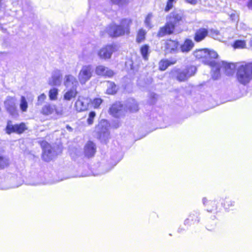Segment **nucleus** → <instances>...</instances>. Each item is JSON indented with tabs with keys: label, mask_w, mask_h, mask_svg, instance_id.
Returning <instances> with one entry per match:
<instances>
[{
	"label": "nucleus",
	"mask_w": 252,
	"mask_h": 252,
	"mask_svg": "<svg viewBox=\"0 0 252 252\" xmlns=\"http://www.w3.org/2000/svg\"><path fill=\"white\" fill-rule=\"evenodd\" d=\"M131 23L132 21L130 19H123L119 26L114 24L110 25L107 28V32L108 34L112 37H118L125 34H128Z\"/></svg>",
	"instance_id": "nucleus-1"
},
{
	"label": "nucleus",
	"mask_w": 252,
	"mask_h": 252,
	"mask_svg": "<svg viewBox=\"0 0 252 252\" xmlns=\"http://www.w3.org/2000/svg\"><path fill=\"white\" fill-rule=\"evenodd\" d=\"M182 19V16L177 12L170 14L167 18L165 25L161 28L158 32V35L162 37L166 34H171L175 29V25Z\"/></svg>",
	"instance_id": "nucleus-2"
},
{
	"label": "nucleus",
	"mask_w": 252,
	"mask_h": 252,
	"mask_svg": "<svg viewBox=\"0 0 252 252\" xmlns=\"http://www.w3.org/2000/svg\"><path fill=\"white\" fill-rule=\"evenodd\" d=\"M196 70L195 66L189 65L184 69L174 68L171 70L170 74L172 77L176 79L178 81L185 82L194 75Z\"/></svg>",
	"instance_id": "nucleus-3"
},
{
	"label": "nucleus",
	"mask_w": 252,
	"mask_h": 252,
	"mask_svg": "<svg viewBox=\"0 0 252 252\" xmlns=\"http://www.w3.org/2000/svg\"><path fill=\"white\" fill-rule=\"evenodd\" d=\"M237 78L242 85L249 83L252 80V63L241 65L237 70Z\"/></svg>",
	"instance_id": "nucleus-4"
},
{
	"label": "nucleus",
	"mask_w": 252,
	"mask_h": 252,
	"mask_svg": "<svg viewBox=\"0 0 252 252\" xmlns=\"http://www.w3.org/2000/svg\"><path fill=\"white\" fill-rule=\"evenodd\" d=\"M109 127L108 122L104 119L100 120L95 127L98 138L101 142L106 143L109 137Z\"/></svg>",
	"instance_id": "nucleus-5"
},
{
	"label": "nucleus",
	"mask_w": 252,
	"mask_h": 252,
	"mask_svg": "<svg viewBox=\"0 0 252 252\" xmlns=\"http://www.w3.org/2000/svg\"><path fill=\"white\" fill-rule=\"evenodd\" d=\"M94 73V68L92 65H83L78 75V78L81 84L84 85L92 77Z\"/></svg>",
	"instance_id": "nucleus-6"
},
{
	"label": "nucleus",
	"mask_w": 252,
	"mask_h": 252,
	"mask_svg": "<svg viewBox=\"0 0 252 252\" xmlns=\"http://www.w3.org/2000/svg\"><path fill=\"white\" fill-rule=\"evenodd\" d=\"M16 99L15 97L8 96L4 101V106L6 111L13 118H17L19 114L16 105Z\"/></svg>",
	"instance_id": "nucleus-7"
},
{
	"label": "nucleus",
	"mask_w": 252,
	"mask_h": 252,
	"mask_svg": "<svg viewBox=\"0 0 252 252\" xmlns=\"http://www.w3.org/2000/svg\"><path fill=\"white\" fill-rule=\"evenodd\" d=\"M42 148V158L45 161H49L56 156L55 152L51 145L46 141H42L41 143Z\"/></svg>",
	"instance_id": "nucleus-8"
},
{
	"label": "nucleus",
	"mask_w": 252,
	"mask_h": 252,
	"mask_svg": "<svg viewBox=\"0 0 252 252\" xmlns=\"http://www.w3.org/2000/svg\"><path fill=\"white\" fill-rule=\"evenodd\" d=\"M206 53L207 54H206V56L205 57V59L203 60V62L211 66H215L216 63H218L215 60L218 57V53L214 50L209 49L207 50Z\"/></svg>",
	"instance_id": "nucleus-9"
},
{
	"label": "nucleus",
	"mask_w": 252,
	"mask_h": 252,
	"mask_svg": "<svg viewBox=\"0 0 252 252\" xmlns=\"http://www.w3.org/2000/svg\"><path fill=\"white\" fill-rule=\"evenodd\" d=\"M6 132L10 134L12 132H16L17 133H22L26 129L25 124L22 123L19 125H12L11 122L7 123L6 126Z\"/></svg>",
	"instance_id": "nucleus-10"
},
{
	"label": "nucleus",
	"mask_w": 252,
	"mask_h": 252,
	"mask_svg": "<svg viewBox=\"0 0 252 252\" xmlns=\"http://www.w3.org/2000/svg\"><path fill=\"white\" fill-rule=\"evenodd\" d=\"M63 84L67 89H77L78 85V82L77 79L73 75L71 74L65 75Z\"/></svg>",
	"instance_id": "nucleus-11"
},
{
	"label": "nucleus",
	"mask_w": 252,
	"mask_h": 252,
	"mask_svg": "<svg viewBox=\"0 0 252 252\" xmlns=\"http://www.w3.org/2000/svg\"><path fill=\"white\" fill-rule=\"evenodd\" d=\"M200 212L198 210H194L191 212L188 218L184 221L185 225H191L195 223H197L200 220Z\"/></svg>",
	"instance_id": "nucleus-12"
},
{
	"label": "nucleus",
	"mask_w": 252,
	"mask_h": 252,
	"mask_svg": "<svg viewBox=\"0 0 252 252\" xmlns=\"http://www.w3.org/2000/svg\"><path fill=\"white\" fill-rule=\"evenodd\" d=\"M56 112L58 115L62 114L61 112L58 111L56 109V106L50 103H46L42 107L40 112L44 115H50Z\"/></svg>",
	"instance_id": "nucleus-13"
},
{
	"label": "nucleus",
	"mask_w": 252,
	"mask_h": 252,
	"mask_svg": "<svg viewBox=\"0 0 252 252\" xmlns=\"http://www.w3.org/2000/svg\"><path fill=\"white\" fill-rule=\"evenodd\" d=\"M114 51V48L113 46L108 45L102 48L98 52V55L101 59H109Z\"/></svg>",
	"instance_id": "nucleus-14"
},
{
	"label": "nucleus",
	"mask_w": 252,
	"mask_h": 252,
	"mask_svg": "<svg viewBox=\"0 0 252 252\" xmlns=\"http://www.w3.org/2000/svg\"><path fill=\"white\" fill-rule=\"evenodd\" d=\"M109 112L114 117H120L124 114L123 106L120 102H117L110 108Z\"/></svg>",
	"instance_id": "nucleus-15"
},
{
	"label": "nucleus",
	"mask_w": 252,
	"mask_h": 252,
	"mask_svg": "<svg viewBox=\"0 0 252 252\" xmlns=\"http://www.w3.org/2000/svg\"><path fill=\"white\" fill-rule=\"evenodd\" d=\"M62 73L61 70H55L53 72L49 84L51 86H59L61 84Z\"/></svg>",
	"instance_id": "nucleus-16"
},
{
	"label": "nucleus",
	"mask_w": 252,
	"mask_h": 252,
	"mask_svg": "<svg viewBox=\"0 0 252 252\" xmlns=\"http://www.w3.org/2000/svg\"><path fill=\"white\" fill-rule=\"evenodd\" d=\"M85 156L88 158L93 157L96 152V147L94 143L92 141L88 142L84 147Z\"/></svg>",
	"instance_id": "nucleus-17"
},
{
	"label": "nucleus",
	"mask_w": 252,
	"mask_h": 252,
	"mask_svg": "<svg viewBox=\"0 0 252 252\" xmlns=\"http://www.w3.org/2000/svg\"><path fill=\"white\" fill-rule=\"evenodd\" d=\"M95 73L98 75L109 77H111L114 75V72L112 70L103 65L97 66L95 68Z\"/></svg>",
	"instance_id": "nucleus-18"
},
{
	"label": "nucleus",
	"mask_w": 252,
	"mask_h": 252,
	"mask_svg": "<svg viewBox=\"0 0 252 252\" xmlns=\"http://www.w3.org/2000/svg\"><path fill=\"white\" fill-rule=\"evenodd\" d=\"M202 202L208 212H212L217 209V205L215 200H208L206 197H203Z\"/></svg>",
	"instance_id": "nucleus-19"
},
{
	"label": "nucleus",
	"mask_w": 252,
	"mask_h": 252,
	"mask_svg": "<svg viewBox=\"0 0 252 252\" xmlns=\"http://www.w3.org/2000/svg\"><path fill=\"white\" fill-rule=\"evenodd\" d=\"M208 32L206 29L201 28L196 31L194 34V40L200 42L203 40L208 35Z\"/></svg>",
	"instance_id": "nucleus-20"
},
{
	"label": "nucleus",
	"mask_w": 252,
	"mask_h": 252,
	"mask_svg": "<svg viewBox=\"0 0 252 252\" xmlns=\"http://www.w3.org/2000/svg\"><path fill=\"white\" fill-rule=\"evenodd\" d=\"M218 63H220V68L224 69L227 75H231L233 72L234 65L226 62L221 61Z\"/></svg>",
	"instance_id": "nucleus-21"
},
{
	"label": "nucleus",
	"mask_w": 252,
	"mask_h": 252,
	"mask_svg": "<svg viewBox=\"0 0 252 252\" xmlns=\"http://www.w3.org/2000/svg\"><path fill=\"white\" fill-rule=\"evenodd\" d=\"M75 107L78 112L85 111L88 108V102L79 97L75 102Z\"/></svg>",
	"instance_id": "nucleus-22"
},
{
	"label": "nucleus",
	"mask_w": 252,
	"mask_h": 252,
	"mask_svg": "<svg viewBox=\"0 0 252 252\" xmlns=\"http://www.w3.org/2000/svg\"><path fill=\"white\" fill-rule=\"evenodd\" d=\"M194 46V43L193 41L189 39H187L184 43L181 45V51L183 52H188L190 51Z\"/></svg>",
	"instance_id": "nucleus-23"
},
{
	"label": "nucleus",
	"mask_w": 252,
	"mask_h": 252,
	"mask_svg": "<svg viewBox=\"0 0 252 252\" xmlns=\"http://www.w3.org/2000/svg\"><path fill=\"white\" fill-rule=\"evenodd\" d=\"M221 204L225 210L227 211L233 210L235 205V201L231 199H227V197H225L224 199H223Z\"/></svg>",
	"instance_id": "nucleus-24"
},
{
	"label": "nucleus",
	"mask_w": 252,
	"mask_h": 252,
	"mask_svg": "<svg viewBox=\"0 0 252 252\" xmlns=\"http://www.w3.org/2000/svg\"><path fill=\"white\" fill-rule=\"evenodd\" d=\"M179 44L176 41L169 40L166 42V49L171 53L176 52L178 50Z\"/></svg>",
	"instance_id": "nucleus-25"
},
{
	"label": "nucleus",
	"mask_w": 252,
	"mask_h": 252,
	"mask_svg": "<svg viewBox=\"0 0 252 252\" xmlns=\"http://www.w3.org/2000/svg\"><path fill=\"white\" fill-rule=\"evenodd\" d=\"M77 94V89H68L63 95V99L69 101L71 99L75 98Z\"/></svg>",
	"instance_id": "nucleus-26"
},
{
	"label": "nucleus",
	"mask_w": 252,
	"mask_h": 252,
	"mask_svg": "<svg viewBox=\"0 0 252 252\" xmlns=\"http://www.w3.org/2000/svg\"><path fill=\"white\" fill-rule=\"evenodd\" d=\"M176 63L175 60L170 61L168 60H161L159 63V68L161 70H165L169 65L174 64Z\"/></svg>",
	"instance_id": "nucleus-27"
},
{
	"label": "nucleus",
	"mask_w": 252,
	"mask_h": 252,
	"mask_svg": "<svg viewBox=\"0 0 252 252\" xmlns=\"http://www.w3.org/2000/svg\"><path fill=\"white\" fill-rule=\"evenodd\" d=\"M220 63H217L215 66H212V76L215 80L217 79L220 76Z\"/></svg>",
	"instance_id": "nucleus-28"
},
{
	"label": "nucleus",
	"mask_w": 252,
	"mask_h": 252,
	"mask_svg": "<svg viewBox=\"0 0 252 252\" xmlns=\"http://www.w3.org/2000/svg\"><path fill=\"white\" fill-rule=\"evenodd\" d=\"M127 107L130 111L135 112L138 110V106L136 101L133 99L128 100Z\"/></svg>",
	"instance_id": "nucleus-29"
},
{
	"label": "nucleus",
	"mask_w": 252,
	"mask_h": 252,
	"mask_svg": "<svg viewBox=\"0 0 252 252\" xmlns=\"http://www.w3.org/2000/svg\"><path fill=\"white\" fill-rule=\"evenodd\" d=\"M107 89L106 90V93L109 94H115L117 91L116 86L114 82L108 81L106 83Z\"/></svg>",
	"instance_id": "nucleus-30"
},
{
	"label": "nucleus",
	"mask_w": 252,
	"mask_h": 252,
	"mask_svg": "<svg viewBox=\"0 0 252 252\" xmlns=\"http://www.w3.org/2000/svg\"><path fill=\"white\" fill-rule=\"evenodd\" d=\"M20 109L23 112L27 111L28 108V103L26 97L24 96H22L20 100Z\"/></svg>",
	"instance_id": "nucleus-31"
},
{
	"label": "nucleus",
	"mask_w": 252,
	"mask_h": 252,
	"mask_svg": "<svg viewBox=\"0 0 252 252\" xmlns=\"http://www.w3.org/2000/svg\"><path fill=\"white\" fill-rule=\"evenodd\" d=\"M207 49H199L196 50L193 53L194 56L197 59H202L203 60L205 59V57L206 56Z\"/></svg>",
	"instance_id": "nucleus-32"
},
{
	"label": "nucleus",
	"mask_w": 252,
	"mask_h": 252,
	"mask_svg": "<svg viewBox=\"0 0 252 252\" xmlns=\"http://www.w3.org/2000/svg\"><path fill=\"white\" fill-rule=\"evenodd\" d=\"M140 52L143 58L146 61L148 60L149 54V46L147 45L142 46L140 48Z\"/></svg>",
	"instance_id": "nucleus-33"
},
{
	"label": "nucleus",
	"mask_w": 252,
	"mask_h": 252,
	"mask_svg": "<svg viewBox=\"0 0 252 252\" xmlns=\"http://www.w3.org/2000/svg\"><path fill=\"white\" fill-rule=\"evenodd\" d=\"M59 90L58 89L53 88L50 90L49 92V97L51 100H56L57 99Z\"/></svg>",
	"instance_id": "nucleus-34"
},
{
	"label": "nucleus",
	"mask_w": 252,
	"mask_h": 252,
	"mask_svg": "<svg viewBox=\"0 0 252 252\" xmlns=\"http://www.w3.org/2000/svg\"><path fill=\"white\" fill-rule=\"evenodd\" d=\"M146 32L143 29H140L139 30L137 33L136 41L138 43H140L143 41L145 38Z\"/></svg>",
	"instance_id": "nucleus-35"
},
{
	"label": "nucleus",
	"mask_w": 252,
	"mask_h": 252,
	"mask_svg": "<svg viewBox=\"0 0 252 252\" xmlns=\"http://www.w3.org/2000/svg\"><path fill=\"white\" fill-rule=\"evenodd\" d=\"M95 116L96 114L95 112L91 111L90 112L87 119V123L89 125H92L93 124Z\"/></svg>",
	"instance_id": "nucleus-36"
},
{
	"label": "nucleus",
	"mask_w": 252,
	"mask_h": 252,
	"mask_svg": "<svg viewBox=\"0 0 252 252\" xmlns=\"http://www.w3.org/2000/svg\"><path fill=\"white\" fill-rule=\"evenodd\" d=\"M246 46V42L244 40H237L235 41L234 43V47L235 48H243Z\"/></svg>",
	"instance_id": "nucleus-37"
},
{
	"label": "nucleus",
	"mask_w": 252,
	"mask_h": 252,
	"mask_svg": "<svg viewBox=\"0 0 252 252\" xmlns=\"http://www.w3.org/2000/svg\"><path fill=\"white\" fill-rule=\"evenodd\" d=\"M35 178H36L35 179V181H33V182L31 183V185L36 186L44 184V181H43L42 179L39 178L38 175H36Z\"/></svg>",
	"instance_id": "nucleus-38"
},
{
	"label": "nucleus",
	"mask_w": 252,
	"mask_h": 252,
	"mask_svg": "<svg viewBox=\"0 0 252 252\" xmlns=\"http://www.w3.org/2000/svg\"><path fill=\"white\" fill-rule=\"evenodd\" d=\"M102 102V100L101 98H95L93 100L92 102V104L94 108H97L101 104Z\"/></svg>",
	"instance_id": "nucleus-39"
},
{
	"label": "nucleus",
	"mask_w": 252,
	"mask_h": 252,
	"mask_svg": "<svg viewBox=\"0 0 252 252\" xmlns=\"http://www.w3.org/2000/svg\"><path fill=\"white\" fill-rule=\"evenodd\" d=\"M8 164L7 158L0 156V169L3 168Z\"/></svg>",
	"instance_id": "nucleus-40"
},
{
	"label": "nucleus",
	"mask_w": 252,
	"mask_h": 252,
	"mask_svg": "<svg viewBox=\"0 0 252 252\" xmlns=\"http://www.w3.org/2000/svg\"><path fill=\"white\" fill-rule=\"evenodd\" d=\"M46 98V95L44 94H41L38 96L37 102L36 105H40L44 101Z\"/></svg>",
	"instance_id": "nucleus-41"
},
{
	"label": "nucleus",
	"mask_w": 252,
	"mask_h": 252,
	"mask_svg": "<svg viewBox=\"0 0 252 252\" xmlns=\"http://www.w3.org/2000/svg\"><path fill=\"white\" fill-rule=\"evenodd\" d=\"M152 17V15L151 14H149L145 20V24L146 26L147 27H149L150 28H151V20Z\"/></svg>",
	"instance_id": "nucleus-42"
},
{
	"label": "nucleus",
	"mask_w": 252,
	"mask_h": 252,
	"mask_svg": "<svg viewBox=\"0 0 252 252\" xmlns=\"http://www.w3.org/2000/svg\"><path fill=\"white\" fill-rule=\"evenodd\" d=\"M176 0H168L166 6L165 8L166 11H168L173 7V3L176 1Z\"/></svg>",
	"instance_id": "nucleus-43"
},
{
	"label": "nucleus",
	"mask_w": 252,
	"mask_h": 252,
	"mask_svg": "<svg viewBox=\"0 0 252 252\" xmlns=\"http://www.w3.org/2000/svg\"><path fill=\"white\" fill-rule=\"evenodd\" d=\"M111 1L117 4L122 5L128 2V0H111Z\"/></svg>",
	"instance_id": "nucleus-44"
},
{
	"label": "nucleus",
	"mask_w": 252,
	"mask_h": 252,
	"mask_svg": "<svg viewBox=\"0 0 252 252\" xmlns=\"http://www.w3.org/2000/svg\"><path fill=\"white\" fill-rule=\"evenodd\" d=\"M211 34L214 38H216V39L219 38V36L220 35L219 31L216 30H212L211 31Z\"/></svg>",
	"instance_id": "nucleus-45"
},
{
	"label": "nucleus",
	"mask_w": 252,
	"mask_h": 252,
	"mask_svg": "<svg viewBox=\"0 0 252 252\" xmlns=\"http://www.w3.org/2000/svg\"><path fill=\"white\" fill-rule=\"evenodd\" d=\"M187 2L191 4H196L197 2V0H185Z\"/></svg>",
	"instance_id": "nucleus-46"
},
{
	"label": "nucleus",
	"mask_w": 252,
	"mask_h": 252,
	"mask_svg": "<svg viewBox=\"0 0 252 252\" xmlns=\"http://www.w3.org/2000/svg\"><path fill=\"white\" fill-rule=\"evenodd\" d=\"M4 22H2L1 21V19L0 18V29L3 32H5L6 29L3 28L1 25H4Z\"/></svg>",
	"instance_id": "nucleus-47"
},
{
	"label": "nucleus",
	"mask_w": 252,
	"mask_h": 252,
	"mask_svg": "<svg viewBox=\"0 0 252 252\" xmlns=\"http://www.w3.org/2000/svg\"><path fill=\"white\" fill-rule=\"evenodd\" d=\"M248 7L249 9H252V0H250L248 2Z\"/></svg>",
	"instance_id": "nucleus-48"
},
{
	"label": "nucleus",
	"mask_w": 252,
	"mask_h": 252,
	"mask_svg": "<svg viewBox=\"0 0 252 252\" xmlns=\"http://www.w3.org/2000/svg\"><path fill=\"white\" fill-rule=\"evenodd\" d=\"M66 128L69 131H72V129H73L72 128L71 126H68V125H67L66 126Z\"/></svg>",
	"instance_id": "nucleus-49"
},
{
	"label": "nucleus",
	"mask_w": 252,
	"mask_h": 252,
	"mask_svg": "<svg viewBox=\"0 0 252 252\" xmlns=\"http://www.w3.org/2000/svg\"><path fill=\"white\" fill-rule=\"evenodd\" d=\"M250 45L251 47H252V38L251 39L250 41Z\"/></svg>",
	"instance_id": "nucleus-50"
},
{
	"label": "nucleus",
	"mask_w": 252,
	"mask_h": 252,
	"mask_svg": "<svg viewBox=\"0 0 252 252\" xmlns=\"http://www.w3.org/2000/svg\"><path fill=\"white\" fill-rule=\"evenodd\" d=\"M182 230H183L182 229V228H179L178 229V232L181 233V232H182Z\"/></svg>",
	"instance_id": "nucleus-51"
},
{
	"label": "nucleus",
	"mask_w": 252,
	"mask_h": 252,
	"mask_svg": "<svg viewBox=\"0 0 252 252\" xmlns=\"http://www.w3.org/2000/svg\"><path fill=\"white\" fill-rule=\"evenodd\" d=\"M1 1H2V0H0V8H1V4H2Z\"/></svg>",
	"instance_id": "nucleus-52"
},
{
	"label": "nucleus",
	"mask_w": 252,
	"mask_h": 252,
	"mask_svg": "<svg viewBox=\"0 0 252 252\" xmlns=\"http://www.w3.org/2000/svg\"><path fill=\"white\" fill-rule=\"evenodd\" d=\"M81 176H86V174H82L81 175Z\"/></svg>",
	"instance_id": "nucleus-53"
},
{
	"label": "nucleus",
	"mask_w": 252,
	"mask_h": 252,
	"mask_svg": "<svg viewBox=\"0 0 252 252\" xmlns=\"http://www.w3.org/2000/svg\"><path fill=\"white\" fill-rule=\"evenodd\" d=\"M117 163V162H115V163L114 164V166L116 165Z\"/></svg>",
	"instance_id": "nucleus-54"
}]
</instances>
